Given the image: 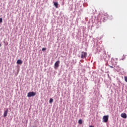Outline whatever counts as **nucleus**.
<instances>
[{
	"label": "nucleus",
	"instance_id": "1",
	"mask_svg": "<svg viewBox=\"0 0 127 127\" xmlns=\"http://www.w3.org/2000/svg\"><path fill=\"white\" fill-rule=\"evenodd\" d=\"M36 95V93L33 91L28 92L27 94V97L30 98L31 97H34Z\"/></svg>",
	"mask_w": 127,
	"mask_h": 127
},
{
	"label": "nucleus",
	"instance_id": "2",
	"mask_svg": "<svg viewBox=\"0 0 127 127\" xmlns=\"http://www.w3.org/2000/svg\"><path fill=\"white\" fill-rule=\"evenodd\" d=\"M103 123H108L109 121V116H104L102 118Z\"/></svg>",
	"mask_w": 127,
	"mask_h": 127
},
{
	"label": "nucleus",
	"instance_id": "3",
	"mask_svg": "<svg viewBox=\"0 0 127 127\" xmlns=\"http://www.w3.org/2000/svg\"><path fill=\"white\" fill-rule=\"evenodd\" d=\"M86 57H87V53L82 52H81V59H84V58H86Z\"/></svg>",
	"mask_w": 127,
	"mask_h": 127
},
{
	"label": "nucleus",
	"instance_id": "4",
	"mask_svg": "<svg viewBox=\"0 0 127 127\" xmlns=\"http://www.w3.org/2000/svg\"><path fill=\"white\" fill-rule=\"evenodd\" d=\"M59 64H60V61H58L55 63L54 65L55 69H57L58 67H59Z\"/></svg>",
	"mask_w": 127,
	"mask_h": 127
},
{
	"label": "nucleus",
	"instance_id": "5",
	"mask_svg": "<svg viewBox=\"0 0 127 127\" xmlns=\"http://www.w3.org/2000/svg\"><path fill=\"white\" fill-rule=\"evenodd\" d=\"M121 117L122 118H123V119H127V114L122 113L121 115Z\"/></svg>",
	"mask_w": 127,
	"mask_h": 127
},
{
	"label": "nucleus",
	"instance_id": "6",
	"mask_svg": "<svg viewBox=\"0 0 127 127\" xmlns=\"http://www.w3.org/2000/svg\"><path fill=\"white\" fill-rule=\"evenodd\" d=\"M7 113H8V109H6L4 112V114H3V117L4 118H5L7 116Z\"/></svg>",
	"mask_w": 127,
	"mask_h": 127
},
{
	"label": "nucleus",
	"instance_id": "7",
	"mask_svg": "<svg viewBox=\"0 0 127 127\" xmlns=\"http://www.w3.org/2000/svg\"><path fill=\"white\" fill-rule=\"evenodd\" d=\"M53 3L56 8H58V2L53 1Z\"/></svg>",
	"mask_w": 127,
	"mask_h": 127
},
{
	"label": "nucleus",
	"instance_id": "8",
	"mask_svg": "<svg viewBox=\"0 0 127 127\" xmlns=\"http://www.w3.org/2000/svg\"><path fill=\"white\" fill-rule=\"evenodd\" d=\"M17 64H22V61L18 60L17 61Z\"/></svg>",
	"mask_w": 127,
	"mask_h": 127
},
{
	"label": "nucleus",
	"instance_id": "9",
	"mask_svg": "<svg viewBox=\"0 0 127 127\" xmlns=\"http://www.w3.org/2000/svg\"><path fill=\"white\" fill-rule=\"evenodd\" d=\"M78 124L79 125H82V124H83V121H82V120L80 119L78 120Z\"/></svg>",
	"mask_w": 127,
	"mask_h": 127
},
{
	"label": "nucleus",
	"instance_id": "10",
	"mask_svg": "<svg viewBox=\"0 0 127 127\" xmlns=\"http://www.w3.org/2000/svg\"><path fill=\"white\" fill-rule=\"evenodd\" d=\"M49 103H50V104H52V103H53V99L51 98V99H50Z\"/></svg>",
	"mask_w": 127,
	"mask_h": 127
},
{
	"label": "nucleus",
	"instance_id": "11",
	"mask_svg": "<svg viewBox=\"0 0 127 127\" xmlns=\"http://www.w3.org/2000/svg\"><path fill=\"white\" fill-rule=\"evenodd\" d=\"M103 15H104V16H108V13H105L104 12H103Z\"/></svg>",
	"mask_w": 127,
	"mask_h": 127
},
{
	"label": "nucleus",
	"instance_id": "12",
	"mask_svg": "<svg viewBox=\"0 0 127 127\" xmlns=\"http://www.w3.org/2000/svg\"><path fill=\"white\" fill-rule=\"evenodd\" d=\"M45 50H46V48H43L42 49V51H45Z\"/></svg>",
	"mask_w": 127,
	"mask_h": 127
},
{
	"label": "nucleus",
	"instance_id": "13",
	"mask_svg": "<svg viewBox=\"0 0 127 127\" xmlns=\"http://www.w3.org/2000/svg\"><path fill=\"white\" fill-rule=\"evenodd\" d=\"M125 80L127 82V76L124 77Z\"/></svg>",
	"mask_w": 127,
	"mask_h": 127
},
{
	"label": "nucleus",
	"instance_id": "14",
	"mask_svg": "<svg viewBox=\"0 0 127 127\" xmlns=\"http://www.w3.org/2000/svg\"><path fill=\"white\" fill-rule=\"evenodd\" d=\"M2 23V18H0V23Z\"/></svg>",
	"mask_w": 127,
	"mask_h": 127
},
{
	"label": "nucleus",
	"instance_id": "15",
	"mask_svg": "<svg viewBox=\"0 0 127 127\" xmlns=\"http://www.w3.org/2000/svg\"><path fill=\"white\" fill-rule=\"evenodd\" d=\"M110 68H114V66L110 65Z\"/></svg>",
	"mask_w": 127,
	"mask_h": 127
},
{
	"label": "nucleus",
	"instance_id": "16",
	"mask_svg": "<svg viewBox=\"0 0 127 127\" xmlns=\"http://www.w3.org/2000/svg\"><path fill=\"white\" fill-rule=\"evenodd\" d=\"M89 127H94L93 126H90Z\"/></svg>",
	"mask_w": 127,
	"mask_h": 127
},
{
	"label": "nucleus",
	"instance_id": "17",
	"mask_svg": "<svg viewBox=\"0 0 127 127\" xmlns=\"http://www.w3.org/2000/svg\"><path fill=\"white\" fill-rule=\"evenodd\" d=\"M0 47H1V44H0Z\"/></svg>",
	"mask_w": 127,
	"mask_h": 127
}]
</instances>
